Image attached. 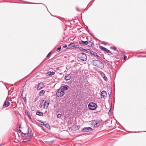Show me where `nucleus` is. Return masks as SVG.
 <instances>
[{
	"label": "nucleus",
	"instance_id": "nucleus-1",
	"mask_svg": "<svg viewBox=\"0 0 146 146\" xmlns=\"http://www.w3.org/2000/svg\"><path fill=\"white\" fill-rule=\"evenodd\" d=\"M92 63L94 65L101 69H103L104 67V64L100 60H93L92 61Z\"/></svg>",
	"mask_w": 146,
	"mask_h": 146
},
{
	"label": "nucleus",
	"instance_id": "nucleus-2",
	"mask_svg": "<svg viewBox=\"0 0 146 146\" xmlns=\"http://www.w3.org/2000/svg\"><path fill=\"white\" fill-rule=\"evenodd\" d=\"M78 57L80 60L83 61H86L87 60L86 54L84 53H80L78 55Z\"/></svg>",
	"mask_w": 146,
	"mask_h": 146
},
{
	"label": "nucleus",
	"instance_id": "nucleus-3",
	"mask_svg": "<svg viewBox=\"0 0 146 146\" xmlns=\"http://www.w3.org/2000/svg\"><path fill=\"white\" fill-rule=\"evenodd\" d=\"M97 106V104L94 102L90 103L88 106V109L92 110H96Z\"/></svg>",
	"mask_w": 146,
	"mask_h": 146
},
{
	"label": "nucleus",
	"instance_id": "nucleus-4",
	"mask_svg": "<svg viewBox=\"0 0 146 146\" xmlns=\"http://www.w3.org/2000/svg\"><path fill=\"white\" fill-rule=\"evenodd\" d=\"M65 94V92H64L60 88L58 90V91L56 92V94L58 97H61L64 96Z\"/></svg>",
	"mask_w": 146,
	"mask_h": 146
},
{
	"label": "nucleus",
	"instance_id": "nucleus-5",
	"mask_svg": "<svg viewBox=\"0 0 146 146\" xmlns=\"http://www.w3.org/2000/svg\"><path fill=\"white\" fill-rule=\"evenodd\" d=\"M91 125L92 127H97L99 126L100 123L98 121L93 120L91 121Z\"/></svg>",
	"mask_w": 146,
	"mask_h": 146
},
{
	"label": "nucleus",
	"instance_id": "nucleus-6",
	"mask_svg": "<svg viewBox=\"0 0 146 146\" xmlns=\"http://www.w3.org/2000/svg\"><path fill=\"white\" fill-rule=\"evenodd\" d=\"M50 101L49 99L46 100L44 104V108L47 109L48 107Z\"/></svg>",
	"mask_w": 146,
	"mask_h": 146
},
{
	"label": "nucleus",
	"instance_id": "nucleus-7",
	"mask_svg": "<svg viewBox=\"0 0 146 146\" xmlns=\"http://www.w3.org/2000/svg\"><path fill=\"white\" fill-rule=\"evenodd\" d=\"M92 130V128L90 127H86L83 128L82 130L83 132H88L91 131Z\"/></svg>",
	"mask_w": 146,
	"mask_h": 146
},
{
	"label": "nucleus",
	"instance_id": "nucleus-8",
	"mask_svg": "<svg viewBox=\"0 0 146 146\" xmlns=\"http://www.w3.org/2000/svg\"><path fill=\"white\" fill-rule=\"evenodd\" d=\"M45 86L44 84L42 82L39 83L37 87V90H40Z\"/></svg>",
	"mask_w": 146,
	"mask_h": 146
},
{
	"label": "nucleus",
	"instance_id": "nucleus-9",
	"mask_svg": "<svg viewBox=\"0 0 146 146\" xmlns=\"http://www.w3.org/2000/svg\"><path fill=\"white\" fill-rule=\"evenodd\" d=\"M79 44L82 46H85V45H88V41H84L82 40L79 41Z\"/></svg>",
	"mask_w": 146,
	"mask_h": 146
},
{
	"label": "nucleus",
	"instance_id": "nucleus-10",
	"mask_svg": "<svg viewBox=\"0 0 146 146\" xmlns=\"http://www.w3.org/2000/svg\"><path fill=\"white\" fill-rule=\"evenodd\" d=\"M10 104V102H9V99L7 98L5 101L4 104L3 106H5V107H7Z\"/></svg>",
	"mask_w": 146,
	"mask_h": 146
},
{
	"label": "nucleus",
	"instance_id": "nucleus-11",
	"mask_svg": "<svg viewBox=\"0 0 146 146\" xmlns=\"http://www.w3.org/2000/svg\"><path fill=\"white\" fill-rule=\"evenodd\" d=\"M68 88H69L68 86L67 85H65L64 86H61L60 88V89L62 90V91L64 92V91L65 90H68Z\"/></svg>",
	"mask_w": 146,
	"mask_h": 146
},
{
	"label": "nucleus",
	"instance_id": "nucleus-12",
	"mask_svg": "<svg viewBox=\"0 0 146 146\" xmlns=\"http://www.w3.org/2000/svg\"><path fill=\"white\" fill-rule=\"evenodd\" d=\"M40 124L42 125L45 126L47 129H50V126L48 123L44 124L43 122L40 121Z\"/></svg>",
	"mask_w": 146,
	"mask_h": 146
},
{
	"label": "nucleus",
	"instance_id": "nucleus-13",
	"mask_svg": "<svg viewBox=\"0 0 146 146\" xmlns=\"http://www.w3.org/2000/svg\"><path fill=\"white\" fill-rule=\"evenodd\" d=\"M107 95V92L105 91H103L101 92V97L102 98H105L106 97Z\"/></svg>",
	"mask_w": 146,
	"mask_h": 146
},
{
	"label": "nucleus",
	"instance_id": "nucleus-14",
	"mask_svg": "<svg viewBox=\"0 0 146 146\" xmlns=\"http://www.w3.org/2000/svg\"><path fill=\"white\" fill-rule=\"evenodd\" d=\"M71 78V76L70 74H67L64 77V79L65 80L68 81Z\"/></svg>",
	"mask_w": 146,
	"mask_h": 146
},
{
	"label": "nucleus",
	"instance_id": "nucleus-15",
	"mask_svg": "<svg viewBox=\"0 0 146 146\" xmlns=\"http://www.w3.org/2000/svg\"><path fill=\"white\" fill-rule=\"evenodd\" d=\"M26 114L29 117V118L31 119V115L30 113L28 110H26L25 111Z\"/></svg>",
	"mask_w": 146,
	"mask_h": 146
},
{
	"label": "nucleus",
	"instance_id": "nucleus-16",
	"mask_svg": "<svg viewBox=\"0 0 146 146\" xmlns=\"http://www.w3.org/2000/svg\"><path fill=\"white\" fill-rule=\"evenodd\" d=\"M91 54L95 56L98 58V59H99L100 56L97 54V53L93 51H92Z\"/></svg>",
	"mask_w": 146,
	"mask_h": 146
},
{
	"label": "nucleus",
	"instance_id": "nucleus-17",
	"mask_svg": "<svg viewBox=\"0 0 146 146\" xmlns=\"http://www.w3.org/2000/svg\"><path fill=\"white\" fill-rule=\"evenodd\" d=\"M75 45V43H71L69 44L68 46V49H70L72 47H74V46Z\"/></svg>",
	"mask_w": 146,
	"mask_h": 146
},
{
	"label": "nucleus",
	"instance_id": "nucleus-18",
	"mask_svg": "<svg viewBox=\"0 0 146 146\" xmlns=\"http://www.w3.org/2000/svg\"><path fill=\"white\" fill-rule=\"evenodd\" d=\"M88 45H87L89 47H93L94 46V44L93 42L90 41H88Z\"/></svg>",
	"mask_w": 146,
	"mask_h": 146
},
{
	"label": "nucleus",
	"instance_id": "nucleus-19",
	"mask_svg": "<svg viewBox=\"0 0 146 146\" xmlns=\"http://www.w3.org/2000/svg\"><path fill=\"white\" fill-rule=\"evenodd\" d=\"M36 114L38 116H43V114L42 112L37 110L36 111Z\"/></svg>",
	"mask_w": 146,
	"mask_h": 146
},
{
	"label": "nucleus",
	"instance_id": "nucleus-20",
	"mask_svg": "<svg viewBox=\"0 0 146 146\" xmlns=\"http://www.w3.org/2000/svg\"><path fill=\"white\" fill-rule=\"evenodd\" d=\"M45 92L44 90H42L39 93V95L40 96H43L45 93Z\"/></svg>",
	"mask_w": 146,
	"mask_h": 146
},
{
	"label": "nucleus",
	"instance_id": "nucleus-21",
	"mask_svg": "<svg viewBox=\"0 0 146 146\" xmlns=\"http://www.w3.org/2000/svg\"><path fill=\"white\" fill-rule=\"evenodd\" d=\"M55 74V72H51L49 71L46 74L47 76H52Z\"/></svg>",
	"mask_w": 146,
	"mask_h": 146
},
{
	"label": "nucleus",
	"instance_id": "nucleus-22",
	"mask_svg": "<svg viewBox=\"0 0 146 146\" xmlns=\"http://www.w3.org/2000/svg\"><path fill=\"white\" fill-rule=\"evenodd\" d=\"M21 135L23 137H27L29 136L28 133H25L23 132H21Z\"/></svg>",
	"mask_w": 146,
	"mask_h": 146
},
{
	"label": "nucleus",
	"instance_id": "nucleus-23",
	"mask_svg": "<svg viewBox=\"0 0 146 146\" xmlns=\"http://www.w3.org/2000/svg\"><path fill=\"white\" fill-rule=\"evenodd\" d=\"M92 51L89 49H86L84 52H87L88 53H90L91 54L92 53Z\"/></svg>",
	"mask_w": 146,
	"mask_h": 146
},
{
	"label": "nucleus",
	"instance_id": "nucleus-24",
	"mask_svg": "<svg viewBox=\"0 0 146 146\" xmlns=\"http://www.w3.org/2000/svg\"><path fill=\"white\" fill-rule=\"evenodd\" d=\"M30 141V139H29L27 138L23 139V142H26Z\"/></svg>",
	"mask_w": 146,
	"mask_h": 146
},
{
	"label": "nucleus",
	"instance_id": "nucleus-25",
	"mask_svg": "<svg viewBox=\"0 0 146 146\" xmlns=\"http://www.w3.org/2000/svg\"><path fill=\"white\" fill-rule=\"evenodd\" d=\"M99 47L101 50H102L104 51L106 48H105L102 46H100Z\"/></svg>",
	"mask_w": 146,
	"mask_h": 146
},
{
	"label": "nucleus",
	"instance_id": "nucleus-26",
	"mask_svg": "<svg viewBox=\"0 0 146 146\" xmlns=\"http://www.w3.org/2000/svg\"><path fill=\"white\" fill-rule=\"evenodd\" d=\"M104 51L106 52L107 53H111V54H112V53L110 52V51L107 48H106V49Z\"/></svg>",
	"mask_w": 146,
	"mask_h": 146
},
{
	"label": "nucleus",
	"instance_id": "nucleus-27",
	"mask_svg": "<svg viewBox=\"0 0 146 146\" xmlns=\"http://www.w3.org/2000/svg\"><path fill=\"white\" fill-rule=\"evenodd\" d=\"M84 48V47H80L79 48V49L81 51H84V52L85 50H86V49H85Z\"/></svg>",
	"mask_w": 146,
	"mask_h": 146
},
{
	"label": "nucleus",
	"instance_id": "nucleus-28",
	"mask_svg": "<svg viewBox=\"0 0 146 146\" xmlns=\"http://www.w3.org/2000/svg\"><path fill=\"white\" fill-rule=\"evenodd\" d=\"M80 127V126L79 125H77L75 127V129H74V130H78Z\"/></svg>",
	"mask_w": 146,
	"mask_h": 146
},
{
	"label": "nucleus",
	"instance_id": "nucleus-29",
	"mask_svg": "<svg viewBox=\"0 0 146 146\" xmlns=\"http://www.w3.org/2000/svg\"><path fill=\"white\" fill-rule=\"evenodd\" d=\"M110 48L115 51H117V49L116 48L115 46H112V47H111Z\"/></svg>",
	"mask_w": 146,
	"mask_h": 146
},
{
	"label": "nucleus",
	"instance_id": "nucleus-30",
	"mask_svg": "<svg viewBox=\"0 0 146 146\" xmlns=\"http://www.w3.org/2000/svg\"><path fill=\"white\" fill-rule=\"evenodd\" d=\"M61 49V46H59V47L56 49V51L57 52H59L60 51Z\"/></svg>",
	"mask_w": 146,
	"mask_h": 146
},
{
	"label": "nucleus",
	"instance_id": "nucleus-31",
	"mask_svg": "<svg viewBox=\"0 0 146 146\" xmlns=\"http://www.w3.org/2000/svg\"><path fill=\"white\" fill-rule=\"evenodd\" d=\"M31 129L29 127H28V133H28V134L29 133H30L31 132Z\"/></svg>",
	"mask_w": 146,
	"mask_h": 146
},
{
	"label": "nucleus",
	"instance_id": "nucleus-32",
	"mask_svg": "<svg viewBox=\"0 0 146 146\" xmlns=\"http://www.w3.org/2000/svg\"><path fill=\"white\" fill-rule=\"evenodd\" d=\"M79 45H76L75 44V45L74 46V48H79Z\"/></svg>",
	"mask_w": 146,
	"mask_h": 146
},
{
	"label": "nucleus",
	"instance_id": "nucleus-33",
	"mask_svg": "<svg viewBox=\"0 0 146 146\" xmlns=\"http://www.w3.org/2000/svg\"><path fill=\"white\" fill-rule=\"evenodd\" d=\"M103 78L104 80L105 81H107L108 80L107 77H106V76H104V77H103Z\"/></svg>",
	"mask_w": 146,
	"mask_h": 146
},
{
	"label": "nucleus",
	"instance_id": "nucleus-34",
	"mask_svg": "<svg viewBox=\"0 0 146 146\" xmlns=\"http://www.w3.org/2000/svg\"><path fill=\"white\" fill-rule=\"evenodd\" d=\"M22 99L26 103L27 102L26 98V97H24Z\"/></svg>",
	"mask_w": 146,
	"mask_h": 146
},
{
	"label": "nucleus",
	"instance_id": "nucleus-35",
	"mask_svg": "<svg viewBox=\"0 0 146 146\" xmlns=\"http://www.w3.org/2000/svg\"><path fill=\"white\" fill-rule=\"evenodd\" d=\"M61 114L59 113L57 115V117L58 118H60L61 117Z\"/></svg>",
	"mask_w": 146,
	"mask_h": 146
},
{
	"label": "nucleus",
	"instance_id": "nucleus-36",
	"mask_svg": "<svg viewBox=\"0 0 146 146\" xmlns=\"http://www.w3.org/2000/svg\"><path fill=\"white\" fill-rule=\"evenodd\" d=\"M38 98L39 97L38 96H36L34 100V102H35L37 100H38Z\"/></svg>",
	"mask_w": 146,
	"mask_h": 146
},
{
	"label": "nucleus",
	"instance_id": "nucleus-37",
	"mask_svg": "<svg viewBox=\"0 0 146 146\" xmlns=\"http://www.w3.org/2000/svg\"><path fill=\"white\" fill-rule=\"evenodd\" d=\"M44 101V99L42 98L41 100L40 103H41V104H43V103Z\"/></svg>",
	"mask_w": 146,
	"mask_h": 146
},
{
	"label": "nucleus",
	"instance_id": "nucleus-38",
	"mask_svg": "<svg viewBox=\"0 0 146 146\" xmlns=\"http://www.w3.org/2000/svg\"><path fill=\"white\" fill-rule=\"evenodd\" d=\"M66 47L68 48V46L66 44H65L63 46V48H66Z\"/></svg>",
	"mask_w": 146,
	"mask_h": 146
},
{
	"label": "nucleus",
	"instance_id": "nucleus-39",
	"mask_svg": "<svg viewBox=\"0 0 146 146\" xmlns=\"http://www.w3.org/2000/svg\"><path fill=\"white\" fill-rule=\"evenodd\" d=\"M102 76L103 78V77H104V76H106L104 73H102Z\"/></svg>",
	"mask_w": 146,
	"mask_h": 146
},
{
	"label": "nucleus",
	"instance_id": "nucleus-40",
	"mask_svg": "<svg viewBox=\"0 0 146 146\" xmlns=\"http://www.w3.org/2000/svg\"><path fill=\"white\" fill-rule=\"evenodd\" d=\"M42 106V104H41V103H40V105H39V107L40 108H41Z\"/></svg>",
	"mask_w": 146,
	"mask_h": 146
},
{
	"label": "nucleus",
	"instance_id": "nucleus-41",
	"mask_svg": "<svg viewBox=\"0 0 146 146\" xmlns=\"http://www.w3.org/2000/svg\"><path fill=\"white\" fill-rule=\"evenodd\" d=\"M23 92H22V93L21 94V99H22L23 98Z\"/></svg>",
	"mask_w": 146,
	"mask_h": 146
},
{
	"label": "nucleus",
	"instance_id": "nucleus-42",
	"mask_svg": "<svg viewBox=\"0 0 146 146\" xmlns=\"http://www.w3.org/2000/svg\"><path fill=\"white\" fill-rule=\"evenodd\" d=\"M51 54V53L50 52L48 53V54H47V55L46 56V57H48L49 55Z\"/></svg>",
	"mask_w": 146,
	"mask_h": 146
},
{
	"label": "nucleus",
	"instance_id": "nucleus-43",
	"mask_svg": "<svg viewBox=\"0 0 146 146\" xmlns=\"http://www.w3.org/2000/svg\"><path fill=\"white\" fill-rule=\"evenodd\" d=\"M126 58H127V56L125 55H124L123 58V60H125L126 59Z\"/></svg>",
	"mask_w": 146,
	"mask_h": 146
},
{
	"label": "nucleus",
	"instance_id": "nucleus-44",
	"mask_svg": "<svg viewBox=\"0 0 146 146\" xmlns=\"http://www.w3.org/2000/svg\"><path fill=\"white\" fill-rule=\"evenodd\" d=\"M119 53L120 54H121V55H123V54L122 53V52L121 51H120Z\"/></svg>",
	"mask_w": 146,
	"mask_h": 146
},
{
	"label": "nucleus",
	"instance_id": "nucleus-45",
	"mask_svg": "<svg viewBox=\"0 0 146 146\" xmlns=\"http://www.w3.org/2000/svg\"><path fill=\"white\" fill-rule=\"evenodd\" d=\"M19 132V133H20L21 132V130L20 129H19L18 130H17Z\"/></svg>",
	"mask_w": 146,
	"mask_h": 146
},
{
	"label": "nucleus",
	"instance_id": "nucleus-46",
	"mask_svg": "<svg viewBox=\"0 0 146 146\" xmlns=\"http://www.w3.org/2000/svg\"><path fill=\"white\" fill-rule=\"evenodd\" d=\"M88 37L89 36H86V39L87 40V41H88Z\"/></svg>",
	"mask_w": 146,
	"mask_h": 146
},
{
	"label": "nucleus",
	"instance_id": "nucleus-47",
	"mask_svg": "<svg viewBox=\"0 0 146 146\" xmlns=\"http://www.w3.org/2000/svg\"><path fill=\"white\" fill-rule=\"evenodd\" d=\"M29 136L31 137H32L33 136V135L32 134H30L29 135Z\"/></svg>",
	"mask_w": 146,
	"mask_h": 146
},
{
	"label": "nucleus",
	"instance_id": "nucleus-48",
	"mask_svg": "<svg viewBox=\"0 0 146 146\" xmlns=\"http://www.w3.org/2000/svg\"><path fill=\"white\" fill-rule=\"evenodd\" d=\"M111 92H110V94L109 95V97H110V98L111 97Z\"/></svg>",
	"mask_w": 146,
	"mask_h": 146
},
{
	"label": "nucleus",
	"instance_id": "nucleus-49",
	"mask_svg": "<svg viewBox=\"0 0 146 146\" xmlns=\"http://www.w3.org/2000/svg\"><path fill=\"white\" fill-rule=\"evenodd\" d=\"M111 109H110V110H109V112H108V113H108L109 114H110V113H111Z\"/></svg>",
	"mask_w": 146,
	"mask_h": 146
},
{
	"label": "nucleus",
	"instance_id": "nucleus-50",
	"mask_svg": "<svg viewBox=\"0 0 146 146\" xmlns=\"http://www.w3.org/2000/svg\"><path fill=\"white\" fill-rule=\"evenodd\" d=\"M33 4H42V3H34Z\"/></svg>",
	"mask_w": 146,
	"mask_h": 146
},
{
	"label": "nucleus",
	"instance_id": "nucleus-51",
	"mask_svg": "<svg viewBox=\"0 0 146 146\" xmlns=\"http://www.w3.org/2000/svg\"><path fill=\"white\" fill-rule=\"evenodd\" d=\"M76 9L78 11H79V9H78V8L77 7L76 8Z\"/></svg>",
	"mask_w": 146,
	"mask_h": 146
},
{
	"label": "nucleus",
	"instance_id": "nucleus-52",
	"mask_svg": "<svg viewBox=\"0 0 146 146\" xmlns=\"http://www.w3.org/2000/svg\"><path fill=\"white\" fill-rule=\"evenodd\" d=\"M43 5H44V6H45L46 7V8L47 9V7L46 6V5H44V4H43Z\"/></svg>",
	"mask_w": 146,
	"mask_h": 146
},
{
	"label": "nucleus",
	"instance_id": "nucleus-53",
	"mask_svg": "<svg viewBox=\"0 0 146 146\" xmlns=\"http://www.w3.org/2000/svg\"><path fill=\"white\" fill-rule=\"evenodd\" d=\"M21 128V126H19V128Z\"/></svg>",
	"mask_w": 146,
	"mask_h": 146
},
{
	"label": "nucleus",
	"instance_id": "nucleus-54",
	"mask_svg": "<svg viewBox=\"0 0 146 146\" xmlns=\"http://www.w3.org/2000/svg\"><path fill=\"white\" fill-rule=\"evenodd\" d=\"M137 132H139V131H138Z\"/></svg>",
	"mask_w": 146,
	"mask_h": 146
},
{
	"label": "nucleus",
	"instance_id": "nucleus-55",
	"mask_svg": "<svg viewBox=\"0 0 146 146\" xmlns=\"http://www.w3.org/2000/svg\"><path fill=\"white\" fill-rule=\"evenodd\" d=\"M144 132H146V131H144Z\"/></svg>",
	"mask_w": 146,
	"mask_h": 146
},
{
	"label": "nucleus",
	"instance_id": "nucleus-56",
	"mask_svg": "<svg viewBox=\"0 0 146 146\" xmlns=\"http://www.w3.org/2000/svg\"><path fill=\"white\" fill-rule=\"evenodd\" d=\"M145 57H146V56H145Z\"/></svg>",
	"mask_w": 146,
	"mask_h": 146
}]
</instances>
